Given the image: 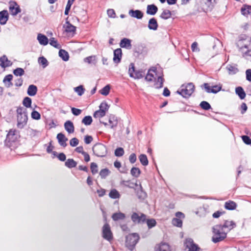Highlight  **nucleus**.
<instances>
[{
    "label": "nucleus",
    "instance_id": "f257e3e1",
    "mask_svg": "<svg viewBox=\"0 0 251 251\" xmlns=\"http://www.w3.org/2000/svg\"><path fill=\"white\" fill-rule=\"evenodd\" d=\"M145 79L149 82L154 81V87L156 89L161 88L163 87L164 79L162 76L159 75L156 73V69L152 68L150 69L145 77Z\"/></svg>",
    "mask_w": 251,
    "mask_h": 251
},
{
    "label": "nucleus",
    "instance_id": "f03ea898",
    "mask_svg": "<svg viewBox=\"0 0 251 251\" xmlns=\"http://www.w3.org/2000/svg\"><path fill=\"white\" fill-rule=\"evenodd\" d=\"M227 233L223 229L221 224L213 226L212 227V242L217 243L224 240L226 237Z\"/></svg>",
    "mask_w": 251,
    "mask_h": 251
},
{
    "label": "nucleus",
    "instance_id": "7ed1b4c3",
    "mask_svg": "<svg viewBox=\"0 0 251 251\" xmlns=\"http://www.w3.org/2000/svg\"><path fill=\"white\" fill-rule=\"evenodd\" d=\"M17 127L19 128H23L27 124L28 117L26 109L23 107H19L17 109Z\"/></svg>",
    "mask_w": 251,
    "mask_h": 251
},
{
    "label": "nucleus",
    "instance_id": "20e7f679",
    "mask_svg": "<svg viewBox=\"0 0 251 251\" xmlns=\"http://www.w3.org/2000/svg\"><path fill=\"white\" fill-rule=\"evenodd\" d=\"M195 90V86L192 83L181 85V87L177 91V93L184 98L189 97Z\"/></svg>",
    "mask_w": 251,
    "mask_h": 251
},
{
    "label": "nucleus",
    "instance_id": "39448f33",
    "mask_svg": "<svg viewBox=\"0 0 251 251\" xmlns=\"http://www.w3.org/2000/svg\"><path fill=\"white\" fill-rule=\"evenodd\" d=\"M139 236L137 233H134L126 236V245L130 250H132L139 240Z\"/></svg>",
    "mask_w": 251,
    "mask_h": 251
},
{
    "label": "nucleus",
    "instance_id": "423d86ee",
    "mask_svg": "<svg viewBox=\"0 0 251 251\" xmlns=\"http://www.w3.org/2000/svg\"><path fill=\"white\" fill-rule=\"evenodd\" d=\"M247 37L243 35L239 37V40L237 43V45L239 47L240 51L242 52L243 56L246 59L248 58V53H251V50H249L248 45L243 44V41L246 40Z\"/></svg>",
    "mask_w": 251,
    "mask_h": 251
},
{
    "label": "nucleus",
    "instance_id": "0eeeda50",
    "mask_svg": "<svg viewBox=\"0 0 251 251\" xmlns=\"http://www.w3.org/2000/svg\"><path fill=\"white\" fill-rule=\"evenodd\" d=\"M94 153L98 157H103L107 153L106 147L102 144H97L93 147Z\"/></svg>",
    "mask_w": 251,
    "mask_h": 251
},
{
    "label": "nucleus",
    "instance_id": "6e6552de",
    "mask_svg": "<svg viewBox=\"0 0 251 251\" xmlns=\"http://www.w3.org/2000/svg\"><path fill=\"white\" fill-rule=\"evenodd\" d=\"M102 236L104 239L109 242H111L113 240V234L108 224H104L102 227Z\"/></svg>",
    "mask_w": 251,
    "mask_h": 251
},
{
    "label": "nucleus",
    "instance_id": "1a4fd4ad",
    "mask_svg": "<svg viewBox=\"0 0 251 251\" xmlns=\"http://www.w3.org/2000/svg\"><path fill=\"white\" fill-rule=\"evenodd\" d=\"M131 220L135 224L143 223L146 220V215L143 213L134 212L131 215Z\"/></svg>",
    "mask_w": 251,
    "mask_h": 251
},
{
    "label": "nucleus",
    "instance_id": "9d476101",
    "mask_svg": "<svg viewBox=\"0 0 251 251\" xmlns=\"http://www.w3.org/2000/svg\"><path fill=\"white\" fill-rule=\"evenodd\" d=\"M185 249L187 251H199L200 248L195 244L191 238H187L184 242Z\"/></svg>",
    "mask_w": 251,
    "mask_h": 251
},
{
    "label": "nucleus",
    "instance_id": "9b49d317",
    "mask_svg": "<svg viewBox=\"0 0 251 251\" xmlns=\"http://www.w3.org/2000/svg\"><path fill=\"white\" fill-rule=\"evenodd\" d=\"M9 9L10 14L12 16H16L18 13L21 12V10L19 5L17 4V3L14 1H10L9 2Z\"/></svg>",
    "mask_w": 251,
    "mask_h": 251
},
{
    "label": "nucleus",
    "instance_id": "f8f14e48",
    "mask_svg": "<svg viewBox=\"0 0 251 251\" xmlns=\"http://www.w3.org/2000/svg\"><path fill=\"white\" fill-rule=\"evenodd\" d=\"M203 86L205 91L208 93H212L215 94L219 92L222 89V85L220 84L211 86L208 83H205Z\"/></svg>",
    "mask_w": 251,
    "mask_h": 251
},
{
    "label": "nucleus",
    "instance_id": "ddd939ff",
    "mask_svg": "<svg viewBox=\"0 0 251 251\" xmlns=\"http://www.w3.org/2000/svg\"><path fill=\"white\" fill-rule=\"evenodd\" d=\"M154 250L155 251H172L171 246L169 244L164 242L156 244Z\"/></svg>",
    "mask_w": 251,
    "mask_h": 251
},
{
    "label": "nucleus",
    "instance_id": "4468645a",
    "mask_svg": "<svg viewBox=\"0 0 251 251\" xmlns=\"http://www.w3.org/2000/svg\"><path fill=\"white\" fill-rule=\"evenodd\" d=\"M223 229L228 233L235 226V224L232 221H226L223 224H221Z\"/></svg>",
    "mask_w": 251,
    "mask_h": 251
},
{
    "label": "nucleus",
    "instance_id": "2eb2a0df",
    "mask_svg": "<svg viewBox=\"0 0 251 251\" xmlns=\"http://www.w3.org/2000/svg\"><path fill=\"white\" fill-rule=\"evenodd\" d=\"M108 123L109 124H108L107 123H102V124L105 126L109 125L111 128L117 126L118 125L117 118L113 115L110 116L109 118Z\"/></svg>",
    "mask_w": 251,
    "mask_h": 251
},
{
    "label": "nucleus",
    "instance_id": "dca6fc26",
    "mask_svg": "<svg viewBox=\"0 0 251 251\" xmlns=\"http://www.w3.org/2000/svg\"><path fill=\"white\" fill-rule=\"evenodd\" d=\"M8 20V13L7 10H4L0 12V24L5 25Z\"/></svg>",
    "mask_w": 251,
    "mask_h": 251
},
{
    "label": "nucleus",
    "instance_id": "f3484780",
    "mask_svg": "<svg viewBox=\"0 0 251 251\" xmlns=\"http://www.w3.org/2000/svg\"><path fill=\"white\" fill-rule=\"evenodd\" d=\"M130 16L138 19H141L143 17V13L139 10H130L128 12Z\"/></svg>",
    "mask_w": 251,
    "mask_h": 251
},
{
    "label": "nucleus",
    "instance_id": "a211bd4d",
    "mask_svg": "<svg viewBox=\"0 0 251 251\" xmlns=\"http://www.w3.org/2000/svg\"><path fill=\"white\" fill-rule=\"evenodd\" d=\"M57 139L58 140L59 145L63 147L67 146L66 141L68 139L62 133H59L57 135Z\"/></svg>",
    "mask_w": 251,
    "mask_h": 251
},
{
    "label": "nucleus",
    "instance_id": "6ab92c4d",
    "mask_svg": "<svg viewBox=\"0 0 251 251\" xmlns=\"http://www.w3.org/2000/svg\"><path fill=\"white\" fill-rule=\"evenodd\" d=\"M122 55V50L117 49L114 51L113 61L115 63H118L120 62Z\"/></svg>",
    "mask_w": 251,
    "mask_h": 251
},
{
    "label": "nucleus",
    "instance_id": "aec40b11",
    "mask_svg": "<svg viewBox=\"0 0 251 251\" xmlns=\"http://www.w3.org/2000/svg\"><path fill=\"white\" fill-rule=\"evenodd\" d=\"M158 11L157 7L154 4L148 5L147 7L146 13L147 14L154 15Z\"/></svg>",
    "mask_w": 251,
    "mask_h": 251
},
{
    "label": "nucleus",
    "instance_id": "412c9836",
    "mask_svg": "<svg viewBox=\"0 0 251 251\" xmlns=\"http://www.w3.org/2000/svg\"><path fill=\"white\" fill-rule=\"evenodd\" d=\"M148 28L151 30H157L158 28V24L156 20L154 18H152L149 20Z\"/></svg>",
    "mask_w": 251,
    "mask_h": 251
},
{
    "label": "nucleus",
    "instance_id": "4be33fe9",
    "mask_svg": "<svg viewBox=\"0 0 251 251\" xmlns=\"http://www.w3.org/2000/svg\"><path fill=\"white\" fill-rule=\"evenodd\" d=\"M0 66L2 68H5L11 65L12 63L5 55H3L0 58Z\"/></svg>",
    "mask_w": 251,
    "mask_h": 251
},
{
    "label": "nucleus",
    "instance_id": "5701e85b",
    "mask_svg": "<svg viewBox=\"0 0 251 251\" xmlns=\"http://www.w3.org/2000/svg\"><path fill=\"white\" fill-rule=\"evenodd\" d=\"M37 40L41 45L44 46L47 45L49 42L48 38L45 35L41 33L38 34Z\"/></svg>",
    "mask_w": 251,
    "mask_h": 251
},
{
    "label": "nucleus",
    "instance_id": "b1692460",
    "mask_svg": "<svg viewBox=\"0 0 251 251\" xmlns=\"http://www.w3.org/2000/svg\"><path fill=\"white\" fill-rule=\"evenodd\" d=\"M120 47L123 48L130 49L131 48V40L127 38H124L121 41Z\"/></svg>",
    "mask_w": 251,
    "mask_h": 251
},
{
    "label": "nucleus",
    "instance_id": "393cba45",
    "mask_svg": "<svg viewBox=\"0 0 251 251\" xmlns=\"http://www.w3.org/2000/svg\"><path fill=\"white\" fill-rule=\"evenodd\" d=\"M65 130L69 133H72L74 132V126L73 123L70 121H67L64 124Z\"/></svg>",
    "mask_w": 251,
    "mask_h": 251
},
{
    "label": "nucleus",
    "instance_id": "a878e982",
    "mask_svg": "<svg viewBox=\"0 0 251 251\" xmlns=\"http://www.w3.org/2000/svg\"><path fill=\"white\" fill-rule=\"evenodd\" d=\"M65 28V31L68 33H74L75 31V26L71 25L69 22L66 21V24L64 25Z\"/></svg>",
    "mask_w": 251,
    "mask_h": 251
},
{
    "label": "nucleus",
    "instance_id": "bb28decb",
    "mask_svg": "<svg viewBox=\"0 0 251 251\" xmlns=\"http://www.w3.org/2000/svg\"><path fill=\"white\" fill-rule=\"evenodd\" d=\"M13 78V75H6L3 80V82L4 83L7 87H10L13 85L11 80Z\"/></svg>",
    "mask_w": 251,
    "mask_h": 251
},
{
    "label": "nucleus",
    "instance_id": "cd10ccee",
    "mask_svg": "<svg viewBox=\"0 0 251 251\" xmlns=\"http://www.w3.org/2000/svg\"><path fill=\"white\" fill-rule=\"evenodd\" d=\"M37 92V88L34 85H30L27 89V93L30 96H35Z\"/></svg>",
    "mask_w": 251,
    "mask_h": 251
},
{
    "label": "nucleus",
    "instance_id": "c85d7f7f",
    "mask_svg": "<svg viewBox=\"0 0 251 251\" xmlns=\"http://www.w3.org/2000/svg\"><path fill=\"white\" fill-rule=\"evenodd\" d=\"M235 92L241 99H244L246 97V93L241 87H238L235 89Z\"/></svg>",
    "mask_w": 251,
    "mask_h": 251
},
{
    "label": "nucleus",
    "instance_id": "c756f323",
    "mask_svg": "<svg viewBox=\"0 0 251 251\" xmlns=\"http://www.w3.org/2000/svg\"><path fill=\"white\" fill-rule=\"evenodd\" d=\"M59 56L65 61H67L69 60V54L64 50L61 49L59 50Z\"/></svg>",
    "mask_w": 251,
    "mask_h": 251
},
{
    "label": "nucleus",
    "instance_id": "7c9ffc66",
    "mask_svg": "<svg viewBox=\"0 0 251 251\" xmlns=\"http://www.w3.org/2000/svg\"><path fill=\"white\" fill-rule=\"evenodd\" d=\"M225 207L228 210H233L236 207V204L233 201H226L225 204Z\"/></svg>",
    "mask_w": 251,
    "mask_h": 251
},
{
    "label": "nucleus",
    "instance_id": "2f4dec72",
    "mask_svg": "<svg viewBox=\"0 0 251 251\" xmlns=\"http://www.w3.org/2000/svg\"><path fill=\"white\" fill-rule=\"evenodd\" d=\"M112 218L114 221L123 220L125 219V215L121 212L115 213L112 215Z\"/></svg>",
    "mask_w": 251,
    "mask_h": 251
},
{
    "label": "nucleus",
    "instance_id": "473e14b6",
    "mask_svg": "<svg viewBox=\"0 0 251 251\" xmlns=\"http://www.w3.org/2000/svg\"><path fill=\"white\" fill-rule=\"evenodd\" d=\"M241 13L243 15L245 16H247L248 15L251 13V6L250 5H244L241 8Z\"/></svg>",
    "mask_w": 251,
    "mask_h": 251
},
{
    "label": "nucleus",
    "instance_id": "72a5a7b5",
    "mask_svg": "<svg viewBox=\"0 0 251 251\" xmlns=\"http://www.w3.org/2000/svg\"><path fill=\"white\" fill-rule=\"evenodd\" d=\"M109 196L112 199H118L120 197V194L117 190L113 189L110 191Z\"/></svg>",
    "mask_w": 251,
    "mask_h": 251
},
{
    "label": "nucleus",
    "instance_id": "f704fd0d",
    "mask_svg": "<svg viewBox=\"0 0 251 251\" xmlns=\"http://www.w3.org/2000/svg\"><path fill=\"white\" fill-rule=\"evenodd\" d=\"M76 164V162L73 159H68L65 162V165L70 168L75 167Z\"/></svg>",
    "mask_w": 251,
    "mask_h": 251
},
{
    "label": "nucleus",
    "instance_id": "c9c22d12",
    "mask_svg": "<svg viewBox=\"0 0 251 251\" xmlns=\"http://www.w3.org/2000/svg\"><path fill=\"white\" fill-rule=\"evenodd\" d=\"M171 12L170 10H167V9L164 10L162 12L161 14L160 15V17L162 19H165V20L170 18L171 17Z\"/></svg>",
    "mask_w": 251,
    "mask_h": 251
},
{
    "label": "nucleus",
    "instance_id": "e433bc0d",
    "mask_svg": "<svg viewBox=\"0 0 251 251\" xmlns=\"http://www.w3.org/2000/svg\"><path fill=\"white\" fill-rule=\"evenodd\" d=\"M139 158L140 162L143 165L147 166L148 164V160L145 154H141Z\"/></svg>",
    "mask_w": 251,
    "mask_h": 251
},
{
    "label": "nucleus",
    "instance_id": "4c0bfd02",
    "mask_svg": "<svg viewBox=\"0 0 251 251\" xmlns=\"http://www.w3.org/2000/svg\"><path fill=\"white\" fill-rule=\"evenodd\" d=\"M84 61L85 62H87L89 64L93 63L94 64H96V59L95 56H90L87 57H86L84 59Z\"/></svg>",
    "mask_w": 251,
    "mask_h": 251
},
{
    "label": "nucleus",
    "instance_id": "58836bf2",
    "mask_svg": "<svg viewBox=\"0 0 251 251\" xmlns=\"http://www.w3.org/2000/svg\"><path fill=\"white\" fill-rule=\"evenodd\" d=\"M92 122V118L90 116H87L82 120V123L86 126H89L91 124Z\"/></svg>",
    "mask_w": 251,
    "mask_h": 251
},
{
    "label": "nucleus",
    "instance_id": "ea45409f",
    "mask_svg": "<svg viewBox=\"0 0 251 251\" xmlns=\"http://www.w3.org/2000/svg\"><path fill=\"white\" fill-rule=\"evenodd\" d=\"M131 174L132 176L137 177L140 175L141 172L139 168L136 167H133L131 170Z\"/></svg>",
    "mask_w": 251,
    "mask_h": 251
},
{
    "label": "nucleus",
    "instance_id": "a19ab883",
    "mask_svg": "<svg viewBox=\"0 0 251 251\" xmlns=\"http://www.w3.org/2000/svg\"><path fill=\"white\" fill-rule=\"evenodd\" d=\"M146 223L148 228L150 229L155 226L156 225V221L154 219H147Z\"/></svg>",
    "mask_w": 251,
    "mask_h": 251
},
{
    "label": "nucleus",
    "instance_id": "79ce46f5",
    "mask_svg": "<svg viewBox=\"0 0 251 251\" xmlns=\"http://www.w3.org/2000/svg\"><path fill=\"white\" fill-rule=\"evenodd\" d=\"M31 99L29 97H25L23 101V104L26 107L29 108L31 107Z\"/></svg>",
    "mask_w": 251,
    "mask_h": 251
},
{
    "label": "nucleus",
    "instance_id": "37998d69",
    "mask_svg": "<svg viewBox=\"0 0 251 251\" xmlns=\"http://www.w3.org/2000/svg\"><path fill=\"white\" fill-rule=\"evenodd\" d=\"M226 69L228 71L229 75H234L237 73L238 71V69L235 67L232 66H227Z\"/></svg>",
    "mask_w": 251,
    "mask_h": 251
},
{
    "label": "nucleus",
    "instance_id": "c03bdc74",
    "mask_svg": "<svg viewBox=\"0 0 251 251\" xmlns=\"http://www.w3.org/2000/svg\"><path fill=\"white\" fill-rule=\"evenodd\" d=\"M25 71L23 69L21 68H17L13 71V74L16 76H22L24 75Z\"/></svg>",
    "mask_w": 251,
    "mask_h": 251
},
{
    "label": "nucleus",
    "instance_id": "a18cd8bd",
    "mask_svg": "<svg viewBox=\"0 0 251 251\" xmlns=\"http://www.w3.org/2000/svg\"><path fill=\"white\" fill-rule=\"evenodd\" d=\"M99 107H100V110H102L104 112L106 113L108 110L109 106L107 104V103L105 101H103L101 103Z\"/></svg>",
    "mask_w": 251,
    "mask_h": 251
},
{
    "label": "nucleus",
    "instance_id": "49530a36",
    "mask_svg": "<svg viewBox=\"0 0 251 251\" xmlns=\"http://www.w3.org/2000/svg\"><path fill=\"white\" fill-rule=\"evenodd\" d=\"M110 87L109 85L104 87L100 91V93L103 96H107L109 94Z\"/></svg>",
    "mask_w": 251,
    "mask_h": 251
},
{
    "label": "nucleus",
    "instance_id": "de8ad7c7",
    "mask_svg": "<svg viewBox=\"0 0 251 251\" xmlns=\"http://www.w3.org/2000/svg\"><path fill=\"white\" fill-rule=\"evenodd\" d=\"M106 113L102 110H99L96 111L94 114V117L95 118H100L104 117Z\"/></svg>",
    "mask_w": 251,
    "mask_h": 251
},
{
    "label": "nucleus",
    "instance_id": "09e8293b",
    "mask_svg": "<svg viewBox=\"0 0 251 251\" xmlns=\"http://www.w3.org/2000/svg\"><path fill=\"white\" fill-rule=\"evenodd\" d=\"M38 62L39 64L43 66V67L45 68L48 65V60L44 57H40L38 59Z\"/></svg>",
    "mask_w": 251,
    "mask_h": 251
},
{
    "label": "nucleus",
    "instance_id": "8fccbe9b",
    "mask_svg": "<svg viewBox=\"0 0 251 251\" xmlns=\"http://www.w3.org/2000/svg\"><path fill=\"white\" fill-rule=\"evenodd\" d=\"M50 44L57 49H60L61 48V46L57 43V40H55L54 38L50 39Z\"/></svg>",
    "mask_w": 251,
    "mask_h": 251
},
{
    "label": "nucleus",
    "instance_id": "3c124183",
    "mask_svg": "<svg viewBox=\"0 0 251 251\" xmlns=\"http://www.w3.org/2000/svg\"><path fill=\"white\" fill-rule=\"evenodd\" d=\"M74 0H68L64 13L66 15H67L68 14L71 7L72 4L73 3Z\"/></svg>",
    "mask_w": 251,
    "mask_h": 251
},
{
    "label": "nucleus",
    "instance_id": "603ef678",
    "mask_svg": "<svg viewBox=\"0 0 251 251\" xmlns=\"http://www.w3.org/2000/svg\"><path fill=\"white\" fill-rule=\"evenodd\" d=\"M201 107L204 110H209L211 108L210 104L205 101H203L200 103Z\"/></svg>",
    "mask_w": 251,
    "mask_h": 251
},
{
    "label": "nucleus",
    "instance_id": "864d4df0",
    "mask_svg": "<svg viewBox=\"0 0 251 251\" xmlns=\"http://www.w3.org/2000/svg\"><path fill=\"white\" fill-rule=\"evenodd\" d=\"M124 150L122 148H118L115 151V155L116 156L120 157L124 155Z\"/></svg>",
    "mask_w": 251,
    "mask_h": 251
},
{
    "label": "nucleus",
    "instance_id": "5fc2aeb1",
    "mask_svg": "<svg viewBox=\"0 0 251 251\" xmlns=\"http://www.w3.org/2000/svg\"><path fill=\"white\" fill-rule=\"evenodd\" d=\"M172 224L176 226L180 227L182 225V221L178 218H174L172 220Z\"/></svg>",
    "mask_w": 251,
    "mask_h": 251
},
{
    "label": "nucleus",
    "instance_id": "6e6d98bb",
    "mask_svg": "<svg viewBox=\"0 0 251 251\" xmlns=\"http://www.w3.org/2000/svg\"><path fill=\"white\" fill-rule=\"evenodd\" d=\"M75 91L77 93L79 96H81L83 95L84 92V90L82 87V86L80 85L78 87H75L74 88Z\"/></svg>",
    "mask_w": 251,
    "mask_h": 251
},
{
    "label": "nucleus",
    "instance_id": "4d7b16f0",
    "mask_svg": "<svg viewBox=\"0 0 251 251\" xmlns=\"http://www.w3.org/2000/svg\"><path fill=\"white\" fill-rule=\"evenodd\" d=\"M135 71L134 64L133 63L130 64L128 69V74L130 77H132L133 76Z\"/></svg>",
    "mask_w": 251,
    "mask_h": 251
},
{
    "label": "nucleus",
    "instance_id": "13d9d810",
    "mask_svg": "<svg viewBox=\"0 0 251 251\" xmlns=\"http://www.w3.org/2000/svg\"><path fill=\"white\" fill-rule=\"evenodd\" d=\"M109 171L107 169H104L101 170L100 172V175L101 178H105L109 174Z\"/></svg>",
    "mask_w": 251,
    "mask_h": 251
},
{
    "label": "nucleus",
    "instance_id": "bf43d9fd",
    "mask_svg": "<svg viewBox=\"0 0 251 251\" xmlns=\"http://www.w3.org/2000/svg\"><path fill=\"white\" fill-rule=\"evenodd\" d=\"M31 116L32 119L37 120H39L41 118L40 114L35 110H34L31 112Z\"/></svg>",
    "mask_w": 251,
    "mask_h": 251
},
{
    "label": "nucleus",
    "instance_id": "052dcab7",
    "mask_svg": "<svg viewBox=\"0 0 251 251\" xmlns=\"http://www.w3.org/2000/svg\"><path fill=\"white\" fill-rule=\"evenodd\" d=\"M143 77V72L140 71H135L132 78L134 79H140Z\"/></svg>",
    "mask_w": 251,
    "mask_h": 251
},
{
    "label": "nucleus",
    "instance_id": "680f3d73",
    "mask_svg": "<svg viewBox=\"0 0 251 251\" xmlns=\"http://www.w3.org/2000/svg\"><path fill=\"white\" fill-rule=\"evenodd\" d=\"M90 168H91V172L93 174H95L98 173V166L96 163H94V162L91 163Z\"/></svg>",
    "mask_w": 251,
    "mask_h": 251
},
{
    "label": "nucleus",
    "instance_id": "e2e57ef3",
    "mask_svg": "<svg viewBox=\"0 0 251 251\" xmlns=\"http://www.w3.org/2000/svg\"><path fill=\"white\" fill-rule=\"evenodd\" d=\"M107 14L109 18H114L116 17V13L113 9H108L107 10Z\"/></svg>",
    "mask_w": 251,
    "mask_h": 251
},
{
    "label": "nucleus",
    "instance_id": "0e129e2a",
    "mask_svg": "<svg viewBox=\"0 0 251 251\" xmlns=\"http://www.w3.org/2000/svg\"><path fill=\"white\" fill-rule=\"evenodd\" d=\"M242 139L243 142L247 145H251V139L246 135H243L242 137Z\"/></svg>",
    "mask_w": 251,
    "mask_h": 251
},
{
    "label": "nucleus",
    "instance_id": "69168bd1",
    "mask_svg": "<svg viewBox=\"0 0 251 251\" xmlns=\"http://www.w3.org/2000/svg\"><path fill=\"white\" fill-rule=\"evenodd\" d=\"M78 143L79 141L76 138H73L70 141V144L72 147L76 146Z\"/></svg>",
    "mask_w": 251,
    "mask_h": 251
},
{
    "label": "nucleus",
    "instance_id": "338daca9",
    "mask_svg": "<svg viewBox=\"0 0 251 251\" xmlns=\"http://www.w3.org/2000/svg\"><path fill=\"white\" fill-rule=\"evenodd\" d=\"M71 111L72 113L75 116H78L82 112L81 110L75 107H72L71 108Z\"/></svg>",
    "mask_w": 251,
    "mask_h": 251
},
{
    "label": "nucleus",
    "instance_id": "774afa93",
    "mask_svg": "<svg viewBox=\"0 0 251 251\" xmlns=\"http://www.w3.org/2000/svg\"><path fill=\"white\" fill-rule=\"evenodd\" d=\"M246 79L251 82V69H248L246 72Z\"/></svg>",
    "mask_w": 251,
    "mask_h": 251
}]
</instances>
